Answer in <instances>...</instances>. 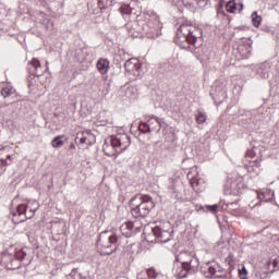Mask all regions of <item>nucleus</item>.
Returning a JSON list of instances; mask_svg holds the SVG:
<instances>
[{"label":"nucleus","mask_w":279,"mask_h":279,"mask_svg":"<svg viewBox=\"0 0 279 279\" xmlns=\"http://www.w3.org/2000/svg\"><path fill=\"white\" fill-rule=\"evenodd\" d=\"M98 8H99L100 10H104V8H106V4L104 3V1L98 0Z\"/></svg>","instance_id":"36"},{"label":"nucleus","mask_w":279,"mask_h":279,"mask_svg":"<svg viewBox=\"0 0 279 279\" xmlns=\"http://www.w3.org/2000/svg\"><path fill=\"white\" fill-rule=\"evenodd\" d=\"M154 206V199L149 195H137L130 202L131 213L136 219L147 217Z\"/></svg>","instance_id":"5"},{"label":"nucleus","mask_w":279,"mask_h":279,"mask_svg":"<svg viewBox=\"0 0 279 279\" xmlns=\"http://www.w3.org/2000/svg\"><path fill=\"white\" fill-rule=\"evenodd\" d=\"M28 71L31 75H34L35 77H43V75L49 71V62L46 61V65H43L38 59L33 58L28 62Z\"/></svg>","instance_id":"10"},{"label":"nucleus","mask_w":279,"mask_h":279,"mask_svg":"<svg viewBox=\"0 0 279 279\" xmlns=\"http://www.w3.org/2000/svg\"><path fill=\"white\" fill-rule=\"evenodd\" d=\"M243 49H245V46H239L238 47V51L239 53H241V58H250V50H247L246 52H243Z\"/></svg>","instance_id":"31"},{"label":"nucleus","mask_w":279,"mask_h":279,"mask_svg":"<svg viewBox=\"0 0 279 279\" xmlns=\"http://www.w3.org/2000/svg\"><path fill=\"white\" fill-rule=\"evenodd\" d=\"M129 35L132 36L133 38H137L138 35H134V33L132 31H129Z\"/></svg>","instance_id":"39"},{"label":"nucleus","mask_w":279,"mask_h":279,"mask_svg":"<svg viewBox=\"0 0 279 279\" xmlns=\"http://www.w3.org/2000/svg\"><path fill=\"white\" fill-rule=\"evenodd\" d=\"M196 123L198 124L206 123V114H204V112L199 111L196 114Z\"/></svg>","instance_id":"29"},{"label":"nucleus","mask_w":279,"mask_h":279,"mask_svg":"<svg viewBox=\"0 0 279 279\" xmlns=\"http://www.w3.org/2000/svg\"><path fill=\"white\" fill-rule=\"evenodd\" d=\"M7 158H8V160H11V159H12V156H11V155H8Z\"/></svg>","instance_id":"41"},{"label":"nucleus","mask_w":279,"mask_h":279,"mask_svg":"<svg viewBox=\"0 0 279 279\" xmlns=\"http://www.w3.org/2000/svg\"><path fill=\"white\" fill-rule=\"evenodd\" d=\"M130 145H132L130 135L126 133H118L117 135H111L106 140L102 150L106 156H109V158H112V156L117 158L119 154H123Z\"/></svg>","instance_id":"1"},{"label":"nucleus","mask_w":279,"mask_h":279,"mask_svg":"<svg viewBox=\"0 0 279 279\" xmlns=\"http://www.w3.org/2000/svg\"><path fill=\"white\" fill-rule=\"evenodd\" d=\"M226 10L227 12H229V14H233V12H236V2H234V0H230L226 4Z\"/></svg>","instance_id":"26"},{"label":"nucleus","mask_w":279,"mask_h":279,"mask_svg":"<svg viewBox=\"0 0 279 279\" xmlns=\"http://www.w3.org/2000/svg\"><path fill=\"white\" fill-rule=\"evenodd\" d=\"M1 162L3 167H8L10 163L8 162V159H1Z\"/></svg>","instance_id":"38"},{"label":"nucleus","mask_w":279,"mask_h":279,"mask_svg":"<svg viewBox=\"0 0 279 279\" xmlns=\"http://www.w3.org/2000/svg\"><path fill=\"white\" fill-rule=\"evenodd\" d=\"M177 36L180 40H186L187 46H181L182 49H186L187 51H195L199 45H197V36H199V31L189 24V23H182L178 31Z\"/></svg>","instance_id":"4"},{"label":"nucleus","mask_w":279,"mask_h":279,"mask_svg":"<svg viewBox=\"0 0 279 279\" xmlns=\"http://www.w3.org/2000/svg\"><path fill=\"white\" fill-rule=\"evenodd\" d=\"M96 66L101 75H106V73H108V69H110V62L108 59H99Z\"/></svg>","instance_id":"18"},{"label":"nucleus","mask_w":279,"mask_h":279,"mask_svg":"<svg viewBox=\"0 0 279 279\" xmlns=\"http://www.w3.org/2000/svg\"><path fill=\"white\" fill-rule=\"evenodd\" d=\"M153 234L157 243H169L173 239V229L169 222L153 228Z\"/></svg>","instance_id":"8"},{"label":"nucleus","mask_w":279,"mask_h":279,"mask_svg":"<svg viewBox=\"0 0 279 279\" xmlns=\"http://www.w3.org/2000/svg\"><path fill=\"white\" fill-rule=\"evenodd\" d=\"M201 182H202V181H201L199 179H197V178H192V179L190 180V184H191V186L194 189V191L197 190V186H199Z\"/></svg>","instance_id":"30"},{"label":"nucleus","mask_w":279,"mask_h":279,"mask_svg":"<svg viewBox=\"0 0 279 279\" xmlns=\"http://www.w3.org/2000/svg\"><path fill=\"white\" fill-rule=\"evenodd\" d=\"M258 151H260V149H258L257 147H253L252 149H248L246 151V158H253V159H257L260 160V153L258 155Z\"/></svg>","instance_id":"23"},{"label":"nucleus","mask_w":279,"mask_h":279,"mask_svg":"<svg viewBox=\"0 0 279 279\" xmlns=\"http://www.w3.org/2000/svg\"><path fill=\"white\" fill-rule=\"evenodd\" d=\"M162 120L156 117H150L147 122H142L138 125V131L142 132V134H149L150 132H155L156 128H158V132H160V128Z\"/></svg>","instance_id":"9"},{"label":"nucleus","mask_w":279,"mask_h":279,"mask_svg":"<svg viewBox=\"0 0 279 279\" xmlns=\"http://www.w3.org/2000/svg\"><path fill=\"white\" fill-rule=\"evenodd\" d=\"M205 278H221V279H228V275H221V268H219L218 265H210L207 266L206 270H202Z\"/></svg>","instance_id":"12"},{"label":"nucleus","mask_w":279,"mask_h":279,"mask_svg":"<svg viewBox=\"0 0 279 279\" xmlns=\"http://www.w3.org/2000/svg\"><path fill=\"white\" fill-rule=\"evenodd\" d=\"M255 276L256 278H259V279H267L269 276V272H263V274L256 272Z\"/></svg>","instance_id":"35"},{"label":"nucleus","mask_w":279,"mask_h":279,"mask_svg":"<svg viewBox=\"0 0 279 279\" xmlns=\"http://www.w3.org/2000/svg\"><path fill=\"white\" fill-rule=\"evenodd\" d=\"M77 140L81 145H86L87 147L97 143V137L90 131H82L81 133H77L76 141Z\"/></svg>","instance_id":"11"},{"label":"nucleus","mask_w":279,"mask_h":279,"mask_svg":"<svg viewBox=\"0 0 279 279\" xmlns=\"http://www.w3.org/2000/svg\"><path fill=\"white\" fill-rule=\"evenodd\" d=\"M217 208H219L218 205H208V206H206V209H207L209 213H217Z\"/></svg>","instance_id":"34"},{"label":"nucleus","mask_w":279,"mask_h":279,"mask_svg":"<svg viewBox=\"0 0 279 279\" xmlns=\"http://www.w3.org/2000/svg\"><path fill=\"white\" fill-rule=\"evenodd\" d=\"M62 138H64V136L54 137L51 142L52 147H54L56 149L62 147L64 145V141H62Z\"/></svg>","instance_id":"24"},{"label":"nucleus","mask_w":279,"mask_h":279,"mask_svg":"<svg viewBox=\"0 0 279 279\" xmlns=\"http://www.w3.org/2000/svg\"><path fill=\"white\" fill-rule=\"evenodd\" d=\"M126 28L130 29V25H126Z\"/></svg>","instance_id":"42"},{"label":"nucleus","mask_w":279,"mask_h":279,"mask_svg":"<svg viewBox=\"0 0 279 279\" xmlns=\"http://www.w3.org/2000/svg\"><path fill=\"white\" fill-rule=\"evenodd\" d=\"M124 69L129 73H133V75H138L141 71V62L136 58H131L125 61Z\"/></svg>","instance_id":"14"},{"label":"nucleus","mask_w":279,"mask_h":279,"mask_svg":"<svg viewBox=\"0 0 279 279\" xmlns=\"http://www.w3.org/2000/svg\"><path fill=\"white\" fill-rule=\"evenodd\" d=\"M260 161L262 159L250 160L248 165H245L247 173H251V175H258V173H260Z\"/></svg>","instance_id":"16"},{"label":"nucleus","mask_w":279,"mask_h":279,"mask_svg":"<svg viewBox=\"0 0 279 279\" xmlns=\"http://www.w3.org/2000/svg\"><path fill=\"white\" fill-rule=\"evenodd\" d=\"M239 276L241 279H247V269L245 268V266L239 269Z\"/></svg>","instance_id":"32"},{"label":"nucleus","mask_w":279,"mask_h":279,"mask_svg":"<svg viewBox=\"0 0 279 279\" xmlns=\"http://www.w3.org/2000/svg\"><path fill=\"white\" fill-rule=\"evenodd\" d=\"M269 73H271V63L264 62L258 65L257 74L260 75V77L267 80L269 78Z\"/></svg>","instance_id":"17"},{"label":"nucleus","mask_w":279,"mask_h":279,"mask_svg":"<svg viewBox=\"0 0 279 279\" xmlns=\"http://www.w3.org/2000/svg\"><path fill=\"white\" fill-rule=\"evenodd\" d=\"M271 266L274 269L270 271V274H274V271H279V258L278 257L272 259V262H267V267H271Z\"/></svg>","instance_id":"27"},{"label":"nucleus","mask_w":279,"mask_h":279,"mask_svg":"<svg viewBox=\"0 0 279 279\" xmlns=\"http://www.w3.org/2000/svg\"><path fill=\"white\" fill-rule=\"evenodd\" d=\"M146 276L147 277H143V274H140L137 279H160V272L154 267L146 269Z\"/></svg>","instance_id":"19"},{"label":"nucleus","mask_w":279,"mask_h":279,"mask_svg":"<svg viewBox=\"0 0 279 279\" xmlns=\"http://www.w3.org/2000/svg\"><path fill=\"white\" fill-rule=\"evenodd\" d=\"M177 263H180L182 269L177 272L178 278L183 279L190 275L199 271V258L197 255L190 251H182L175 256Z\"/></svg>","instance_id":"2"},{"label":"nucleus","mask_w":279,"mask_h":279,"mask_svg":"<svg viewBox=\"0 0 279 279\" xmlns=\"http://www.w3.org/2000/svg\"><path fill=\"white\" fill-rule=\"evenodd\" d=\"M143 32L148 38H159L162 36V23H160V17L157 14H153L143 27Z\"/></svg>","instance_id":"7"},{"label":"nucleus","mask_w":279,"mask_h":279,"mask_svg":"<svg viewBox=\"0 0 279 279\" xmlns=\"http://www.w3.org/2000/svg\"><path fill=\"white\" fill-rule=\"evenodd\" d=\"M232 178V180H228V184H230L232 189H236V186H243V177L234 174Z\"/></svg>","instance_id":"21"},{"label":"nucleus","mask_w":279,"mask_h":279,"mask_svg":"<svg viewBox=\"0 0 279 279\" xmlns=\"http://www.w3.org/2000/svg\"><path fill=\"white\" fill-rule=\"evenodd\" d=\"M0 93H1L2 97L5 99V98L10 97L11 95H14V88L7 86V87H3Z\"/></svg>","instance_id":"25"},{"label":"nucleus","mask_w":279,"mask_h":279,"mask_svg":"<svg viewBox=\"0 0 279 279\" xmlns=\"http://www.w3.org/2000/svg\"><path fill=\"white\" fill-rule=\"evenodd\" d=\"M251 21L253 23V27H260V23L263 22V17L258 15L257 11H254L251 14Z\"/></svg>","instance_id":"22"},{"label":"nucleus","mask_w":279,"mask_h":279,"mask_svg":"<svg viewBox=\"0 0 279 279\" xmlns=\"http://www.w3.org/2000/svg\"><path fill=\"white\" fill-rule=\"evenodd\" d=\"M260 202H274L275 193L271 190H266L257 195Z\"/></svg>","instance_id":"20"},{"label":"nucleus","mask_w":279,"mask_h":279,"mask_svg":"<svg viewBox=\"0 0 279 279\" xmlns=\"http://www.w3.org/2000/svg\"><path fill=\"white\" fill-rule=\"evenodd\" d=\"M197 0H182V3L185 8H189L190 10H193L195 8V3Z\"/></svg>","instance_id":"28"},{"label":"nucleus","mask_w":279,"mask_h":279,"mask_svg":"<svg viewBox=\"0 0 279 279\" xmlns=\"http://www.w3.org/2000/svg\"><path fill=\"white\" fill-rule=\"evenodd\" d=\"M70 149H75V145L72 144V145L70 146Z\"/></svg>","instance_id":"40"},{"label":"nucleus","mask_w":279,"mask_h":279,"mask_svg":"<svg viewBox=\"0 0 279 279\" xmlns=\"http://www.w3.org/2000/svg\"><path fill=\"white\" fill-rule=\"evenodd\" d=\"M29 250L27 247L15 251V258L20 260L22 265H29L32 263V257L27 254Z\"/></svg>","instance_id":"15"},{"label":"nucleus","mask_w":279,"mask_h":279,"mask_svg":"<svg viewBox=\"0 0 279 279\" xmlns=\"http://www.w3.org/2000/svg\"><path fill=\"white\" fill-rule=\"evenodd\" d=\"M120 232L123 234V236H126V239H130L132 234H136L137 232H141V229L140 227H135L134 222L128 221L120 227Z\"/></svg>","instance_id":"13"},{"label":"nucleus","mask_w":279,"mask_h":279,"mask_svg":"<svg viewBox=\"0 0 279 279\" xmlns=\"http://www.w3.org/2000/svg\"><path fill=\"white\" fill-rule=\"evenodd\" d=\"M120 239L114 231H102L96 243L99 254L101 256H110L112 252H117V247L121 245Z\"/></svg>","instance_id":"3"},{"label":"nucleus","mask_w":279,"mask_h":279,"mask_svg":"<svg viewBox=\"0 0 279 279\" xmlns=\"http://www.w3.org/2000/svg\"><path fill=\"white\" fill-rule=\"evenodd\" d=\"M208 3H210V0H196V4L198 5V8H206Z\"/></svg>","instance_id":"33"},{"label":"nucleus","mask_w":279,"mask_h":279,"mask_svg":"<svg viewBox=\"0 0 279 279\" xmlns=\"http://www.w3.org/2000/svg\"><path fill=\"white\" fill-rule=\"evenodd\" d=\"M122 14H128L130 12V8L125 7V8H121L120 9Z\"/></svg>","instance_id":"37"},{"label":"nucleus","mask_w":279,"mask_h":279,"mask_svg":"<svg viewBox=\"0 0 279 279\" xmlns=\"http://www.w3.org/2000/svg\"><path fill=\"white\" fill-rule=\"evenodd\" d=\"M38 208L39 205L36 201L17 205L16 209L11 211L13 223H23V221H27V219H33Z\"/></svg>","instance_id":"6"}]
</instances>
